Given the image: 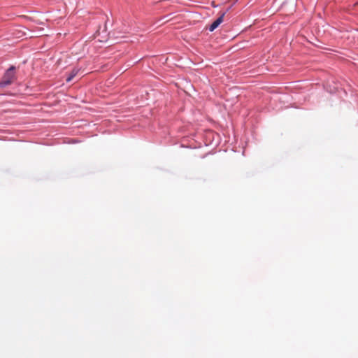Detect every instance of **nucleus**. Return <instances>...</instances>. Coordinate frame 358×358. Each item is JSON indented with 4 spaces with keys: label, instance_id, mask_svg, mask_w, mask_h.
I'll list each match as a JSON object with an SVG mask.
<instances>
[{
    "label": "nucleus",
    "instance_id": "2",
    "mask_svg": "<svg viewBox=\"0 0 358 358\" xmlns=\"http://www.w3.org/2000/svg\"><path fill=\"white\" fill-rule=\"evenodd\" d=\"M225 13H223L216 20H215L210 26L209 31H214L222 22Z\"/></svg>",
    "mask_w": 358,
    "mask_h": 358
},
{
    "label": "nucleus",
    "instance_id": "1",
    "mask_svg": "<svg viewBox=\"0 0 358 358\" xmlns=\"http://www.w3.org/2000/svg\"><path fill=\"white\" fill-rule=\"evenodd\" d=\"M15 80V67L11 66L5 73L2 80L0 82V87H5L6 86L10 85Z\"/></svg>",
    "mask_w": 358,
    "mask_h": 358
},
{
    "label": "nucleus",
    "instance_id": "3",
    "mask_svg": "<svg viewBox=\"0 0 358 358\" xmlns=\"http://www.w3.org/2000/svg\"><path fill=\"white\" fill-rule=\"evenodd\" d=\"M80 69H73L72 70V71L70 73V74L68 76V77L66 78V82H70L71 81L73 78L78 73Z\"/></svg>",
    "mask_w": 358,
    "mask_h": 358
}]
</instances>
